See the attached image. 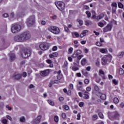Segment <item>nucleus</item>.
Returning <instances> with one entry per match:
<instances>
[{
  "instance_id": "ea45409f",
  "label": "nucleus",
  "mask_w": 124,
  "mask_h": 124,
  "mask_svg": "<svg viewBox=\"0 0 124 124\" xmlns=\"http://www.w3.org/2000/svg\"><path fill=\"white\" fill-rule=\"evenodd\" d=\"M13 18H14V13L13 12L11 13L10 15V20H11Z\"/></svg>"
},
{
  "instance_id": "ddd939ff",
  "label": "nucleus",
  "mask_w": 124,
  "mask_h": 124,
  "mask_svg": "<svg viewBox=\"0 0 124 124\" xmlns=\"http://www.w3.org/2000/svg\"><path fill=\"white\" fill-rule=\"evenodd\" d=\"M49 70H46L45 71H42L40 72V75L41 76H43V77H45V76H47L49 73Z\"/></svg>"
},
{
  "instance_id": "aec40b11",
  "label": "nucleus",
  "mask_w": 124,
  "mask_h": 124,
  "mask_svg": "<svg viewBox=\"0 0 124 124\" xmlns=\"http://www.w3.org/2000/svg\"><path fill=\"white\" fill-rule=\"evenodd\" d=\"M99 51L100 53H102V54H106V53L108 52L107 49L106 48H101L99 49Z\"/></svg>"
},
{
  "instance_id": "f257e3e1",
  "label": "nucleus",
  "mask_w": 124,
  "mask_h": 124,
  "mask_svg": "<svg viewBox=\"0 0 124 124\" xmlns=\"http://www.w3.org/2000/svg\"><path fill=\"white\" fill-rule=\"evenodd\" d=\"M31 38L30 32H25L14 37V40L16 42H25Z\"/></svg>"
},
{
  "instance_id": "4468645a",
  "label": "nucleus",
  "mask_w": 124,
  "mask_h": 124,
  "mask_svg": "<svg viewBox=\"0 0 124 124\" xmlns=\"http://www.w3.org/2000/svg\"><path fill=\"white\" fill-rule=\"evenodd\" d=\"M2 41V45L4 47L5 49L7 48L8 46H9V45L7 44V42H6V40L4 38H2L1 40Z\"/></svg>"
},
{
  "instance_id": "58836bf2",
  "label": "nucleus",
  "mask_w": 124,
  "mask_h": 124,
  "mask_svg": "<svg viewBox=\"0 0 124 124\" xmlns=\"http://www.w3.org/2000/svg\"><path fill=\"white\" fill-rule=\"evenodd\" d=\"M86 14L87 15L88 18H90L91 16V12H90L89 11H86Z\"/></svg>"
},
{
  "instance_id": "79ce46f5",
  "label": "nucleus",
  "mask_w": 124,
  "mask_h": 124,
  "mask_svg": "<svg viewBox=\"0 0 124 124\" xmlns=\"http://www.w3.org/2000/svg\"><path fill=\"white\" fill-rule=\"evenodd\" d=\"M72 70L74 71H76L77 70H79V68L77 67H75V66H74L73 67H72Z\"/></svg>"
},
{
  "instance_id": "6e6552de",
  "label": "nucleus",
  "mask_w": 124,
  "mask_h": 124,
  "mask_svg": "<svg viewBox=\"0 0 124 124\" xmlns=\"http://www.w3.org/2000/svg\"><path fill=\"white\" fill-rule=\"evenodd\" d=\"M49 43L46 42L41 43L39 45L40 48L41 50H42V51H46V50H48V49H49Z\"/></svg>"
},
{
  "instance_id": "72a5a7b5",
  "label": "nucleus",
  "mask_w": 124,
  "mask_h": 124,
  "mask_svg": "<svg viewBox=\"0 0 124 124\" xmlns=\"http://www.w3.org/2000/svg\"><path fill=\"white\" fill-rule=\"evenodd\" d=\"M124 73V69L123 68H120L119 69V74L120 75H123Z\"/></svg>"
},
{
  "instance_id": "603ef678",
  "label": "nucleus",
  "mask_w": 124,
  "mask_h": 124,
  "mask_svg": "<svg viewBox=\"0 0 124 124\" xmlns=\"http://www.w3.org/2000/svg\"><path fill=\"white\" fill-rule=\"evenodd\" d=\"M89 96L88 94H85V96L83 97V98L85 99H89Z\"/></svg>"
},
{
  "instance_id": "9b49d317",
  "label": "nucleus",
  "mask_w": 124,
  "mask_h": 124,
  "mask_svg": "<svg viewBox=\"0 0 124 124\" xmlns=\"http://www.w3.org/2000/svg\"><path fill=\"white\" fill-rule=\"evenodd\" d=\"M112 30V25L111 24H108L106 27L103 28L104 32H107L108 31H110Z\"/></svg>"
},
{
  "instance_id": "4d7b16f0",
  "label": "nucleus",
  "mask_w": 124,
  "mask_h": 124,
  "mask_svg": "<svg viewBox=\"0 0 124 124\" xmlns=\"http://www.w3.org/2000/svg\"><path fill=\"white\" fill-rule=\"evenodd\" d=\"M84 83L85 84H89V83H90V80H89V79H85L84 80Z\"/></svg>"
},
{
  "instance_id": "c03bdc74",
  "label": "nucleus",
  "mask_w": 124,
  "mask_h": 124,
  "mask_svg": "<svg viewBox=\"0 0 124 124\" xmlns=\"http://www.w3.org/2000/svg\"><path fill=\"white\" fill-rule=\"evenodd\" d=\"M118 7H119V8H123V7H124V5L121 2H119Z\"/></svg>"
},
{
  "instance_id": "e433bc0d",
  "label": "nucleus",
  "mask_w": 124,
  "mask_h": 124,
  "mask_svg": "<svg viewBox=\"0 0 124 124\" xmlns=\"http://www.w3.org/2000/svg\"><path fill=\"white\" fill-rule=\"evenodd\" d=\"M111 6H112V8H117V3H116V2H113V3L111 4Z\"/></svg>"
},
{
  "instance_id": "864d4df0",
  "label": "nucleus",
  "mask_w": 124,
  "mask_h": 124,
  "mask_svg": "<svg viewBox=\"0 0 124 124\" xmlns=\"http://www.w3.org/2000/svg\"><path fill=\"white\" fill-rule=\"evenodd\" d=\"M64 30H65V31H66L67 32H69L70 31H69V29H68V27H65Z\"/></svg>"
},
{
  "instance_id": "f8f14e48",
  "label": "nucleus",
  "mask_w": 124,
  "mask_h": 124,
  "mask_svg": "<svg viewBox=\"0 0 124 124\" xmlns=\"http://www.w3.org/2000/svg\"><path fill=\"white\" fill-rule=\"evenodd\" d=\"M82 54V50L78 49L76 50L74 54L72 55V58H77V56H79Z\"/></svg>"
},
{
  "instance_id": "c9c22d12",
  "label": "nucleus",
  "mask_w": 124,
  "mask_h": 124,
  "mask_svg": "<svg viewBox=\"0 0 124 124\" xmlns=\"http://www.w3.org/2000/svg\"><path fill=\"white\" fill-rule=\"evenodd\" d=\"M83 57H84V55H78V56H77V58L78 61H80V60H81L82 58H83Z\"/></svg>"
},
{
  "instance_id": "1a4fd4ad",
  "label": "nucleus",
  "mask_w": 124,
  "mask_h": 124,
  "mask_svg": "<svg viewBox=\"0 0 124 124\" xmlns=\"http://www.w3.org/2000/svg\"><path fill=\"white\" fill-rule=\"evenodd\" d=\"M31 50L30 49H25L23 52L21 54V56L23 59H27L31 56Z\"/></svg>"
},
{
  "instance_id": "cd10ccee",
  "label": "nucleus",
  "mask_w": 124,
  "mask_h": 124,
  "mask_svg": "<svg viewBox=\"0 0 124 124\" xmlns=\"http://www.w3.org/2000/svg\"><path fill=\"white\" fill-rule=\"evenodd\" d=\"M114 103H115V104H118V103L119 102V99L117 97H115L113 100Z\"/></svg>"
},
{
  "instance_id": "8fccbe9b",
  "label": "nucleus",
  "mask_w": 124,
  "mask_h": 124,
  "mask_svg": "<svg viewBox=\"0 0 124 124\" xmlns=\"http://www.w3.org/2000/svg\"><path fill=\"white\" fill-rule=\"evenodd\" d=\"M100 81H101V78H97L96 79V83H100Z\"/></svg>"
},
{
  "instance_id": "f3484780",
  "label": "nucleus",
  "mask_w": 124,
  "mask_h": 124,
  "mask_svg": "<svg viewBox=\"0 0 124 124\" xmlns=\"http://www.w3.org/2000/svg\"><path fill=\"white\" fill-rule=\"evenodd\" d=\"M89 32V31L88 30H83L82 32L81 33L80 35V37H84V36H86L87 33Z\"/></svg>"
},
{
  "instance_id": "13d9d810",
  "label": "nucleus",
  "mask_w": 124,
  "mask_h": 124,
  "mask_svg": "<svg viewBox=\"0 0 124 124\" xmlns=\"http://www.w3.org/2000/svg\"><path fill=\"white\" fill-rule=\"evenodd\" d=\"M77 120H80V118H81V115L80 114V113H78L77 115Z\"/></svg>"
},
{
  "instance_id": "052dcab7",
  "label": "nucleus",
  "mask_w": 124,
  "mask_h": 124,
  "mask_svg": "<svg viewBox=\"0 0 124 124\" xmlns=\"http://www.w3.org/2000/svg\"><path fill=\"white\" fill-rule=\"evenodd\" d=\"M58 50V47L57 46H54L52 48V51H57Z\"/></svg>"
},
{
  "instance_id": "0e129e2a",
  "label": "nucleus",
  "mask_w": 124,
  "mask_h": 124,
  "mask_svg": "<svg viewBox=\"0 0 124 124\" xmlns=\"http://www.w3.org/2000/svg\"><path fill=\"white\" fill-rule=\"evenodd\" d=\"M84 51L85 54H88V53H89V49L87 48H84Z\"/></svg>"
},
{
  "instance_id": "bf43d9fd",
  "label": "nucleus",
  "mask_w": 124,
  "mask_h": 124,
  "mask_svg": "<svg viewBox=\"0 0 124 124\" xmlns=\"http://www.w3.org/2000/svg\"><path fill=\"white\" fill-rule=\"evenodd\" d=\"M69 89L70 90H73V84H70L69 86Z\"/></svg>"
},
{
  "instance_id": "5fc2aeb1",
  "label": "nucleus",
  "mask_w": 124,
  "mask_h": 124,
  "mask_svg": "<svg viewBox=\"0 0 124 124\" xmlns=\"http://www.w3.org/2000/svg\"><path fill=\"white\" fill-rule=\"evenodd\" d=\"M62 117L63 119H65L66 118V115L65 113H62Z\"/></svg>"
},
{
  "instance_id": "20e7f679",
  "label": "nucleus",
  "mask_w": 124,
  "mask_h": 124,
  "mask_svg": "<svg viewBox=\"0 0 124 124\" xmlns=\"http://www.w3.org/2000/svg\"><path fill=\"white\" fill-rule=\"evenodd\" d=\"M48 30L54 34H59L60 33V29L56 26H50L48 28Z\"/></svg>"
},
{
  "instance_id": "774afa93",
  "label": "nucleus",
  "mask_w": 124,
  "mask_h": 124,
  "mask_svg": "<svg viewBox=\"0 0 124 124\" xmlns=\"http://www.w3.org/2000/svg\"><path fill=\"white\" fill-rule=\"evenodd\" d=\"M6 108H7L8 110H11L12 109V108L8 105L6 106Z\"/></svg>"
},
{
  "instance_id": "a211bd4d",
  "label": "nucleus",
  "mask_w": 124,
  "mask_h": 124,
  "mask_svg": "<svg viewBox=\"0 0 124 124\" xmlns=\"http://www.w3.org/2000/svg\"><path fill=\"white\" fill-rule=\"evenodd\" d=\"M9 55L10 56V58L12 62L14 61V60L16 59V56H15V54L10 53Z\"/></svg>"
},
{
  "instance_id": "bb28decb",
  "label": "nucleus",
  "mask_w": 124,
  "mask_h": 124,
  "mask_svg": "<svg viewBox=\"0 0 124 124\" xmlns=\"http://www.w3.org/2000/svg\"><path fill=\"white\" fill-rule=\"evenodd\" d=\"M100 97L102 100H105L106 99V95L105 94H102L100 96Z\"/></svg>"
},
{
  "instance_id": "de8ad7c7",
  "label": "nucleus",
  "mask_w": 124,
  "mask_h": 124,
  "mask_svg": "<svg viewBox=\"0 0 124 124\" xmlns=\"http://www.w3.org/2000/svg\"><path fill=\"white\" fill-rule=\"evenodd\" d=\"M54 121L56 123H58L59 122V117L57 116L54 117Z\"/></svg>"
},
{
  "instance_id": "680f3d73",
  "label": "nucleus",
  "mask_w": 124,
  "mask_h": 124,
  "mask_svg": "<svg viewBox=\"0 0 124 124\" xmlns=\"http://www.w3.org/2000/svg\"><path fill=\"white\" fill-rule=\"evenodd\" d=\"M3 17H4V18H7V17H8V14L5 13L3 14Z\"/></svg>"
},
{
  "instance_id": "e2e57ef3",
  "label": "nucleus",
  "mask_w": 124,
  "mask_h": 124,
  "mask_svg": "<svg viewBox=\"0 0 124 124\" xmlns=\"http://www.w3.org/2000/svg\"><path fill=\"white\" fill-rule=\"evenodd\" d=\"M112 82L115 85H118V81H116V79H113Z\"/></svg>"
},
{
  "instance_id": "f03ea898",
  "label": "nucleus",
  "mask_w": 124,
  "mask_h": 124,
  "mask_svg": "<svg viewBox=\"0 0 124 124\" xmlns=\"http://www.w3.org/2000/svg\"><path fill=\"white\" fill-rule=\"evenodd\" d=\"M111 60H112V56L111 55H105L101 61L102 65H105V64H107V62L111 61Z\"/></svg>"
},
{
  "instance_id": "a19ab883",
  "label": "nucleus",
  "mask_w": 124,
  "mask_h": 124,
  "mask_svg": "<svg viewBox=\"0 0 124 124\" xmlns=\"http://www.w3.org/2000/svg\"><path fill=\"white\" fill-rule=\"evenodd\" d=\"M62 77H63L62 75H59L57 77V78L58 80H61L62 78Z\"/></svg>"
},
{
  "instance_id": "2f4dec72",
  "label": "nucleus",
  "mask_w": 124,
  "mask_h": 124,
  "mask_svg": "<svg viewBox=\"0 0 124 124\" xmlns=\"http://www.w3.org/2000/svg\"><path fill=\"white\" fill-rule=\"evenodd\" d=\"M82 74H83L84 76H88V72H87V71H86V70H82Z\"/></svg>"
},
{
  "instance_id": "7c9ffc66",
  "label": "nucleus",
  "mask_w": 124,
  "mask_h": 124,
  "mask_svg": "<svg viewBox=\"0 0 124 124\" xmlns=\"http://www.w3.org/2000/svg\"><path fill=\"white\" fill-rule=\"evenodd\" d=\"M47 101H48L49 104H50V105H51V106H54V105H55L54 102L52 101V100H49Z\"/></svg>"
},
{
  "instance_id": "09e8293b",
  "label": "nucleus",
  "mask_w": 124,
  "mask_h": 124,
  "mask_svg": "<svg viewBox=\"0 0 124 124\" xmlns=\"http://www.w3.org/2000/svg\"><path fill=\"white\" fill-rule=\"evenodd\" d=\"M96 45L97 46H99V47H100V46H102V43H100L99 42H97L96 43Z\"/></svg>"
},
{
  "instance_id": "c756f323",
  "label": "nucleus",
  "mask_w": 124,
  "mask_h": 124,
  "mask_svg": "<svg viewBox=\"0 0 124 124\" xmlns=\"http://www.w3.org/2000/svg\"><path fill=\"white\" fill-rule=\"evenodd\" d=\"M98 116L100 119H103L104 118L103 113H102V112H99Z\"/></svg>"
},
{
  "instance_id": "dca6fc26",
  "label": "nucleus",
  "mask_w": 124,
  "mask_h": 124,
  "mask_svg": "<svg viewBox=\"0 0 124 124\" xmlns=\"http://www.w3.org/2000/svg\"><path fill=\"white\" fill-rule=\"evenodd\" d=\"M99 75V76H101L102 79H104V80L106 79V78L105 77V74L102 70H100Z\"/></svg>"
},
{
  "instance_id": "2eb2a0df",
  "label": "nucleus",
  "mask_w": 124,
  "mask_h": 124,
  "mask_svg": "<svg viewBox=\"0 0 124 124\" xmlns=\"http://www.w3.org/2000/svg\"><path fill=\"white\" fill-rule=\"evenodd\" d=\"M59 56V53L58 52H54L51 53L49 55V57L50 59H55V58Z\"/></svg>"
},
{
  "instance_id": "69168bd1",
  "label": "nucleus",
  "mask_w": 124,
  "mask_h": 124,
  "mask_svg": "<svg viewBox=\"0 0 124 124\" xmlns=\"http://www.w3.org/2000/svg\"><path fill=\"white\" fill-rule=\"evenodd\" d=\"M91 90H92V88L90 87H88L86 88L87 92H91Z\"/></svg>"
},
{
  "instance_id": "5701e85b",
  "label": "nucleus",
  "mask_w": 124,
  "mask_h": 124,
  "mask_svg": "<svg viewBox=\"0 0 124 124\" xmlns=\"http://www.w3.org/2000/svg\"><path fill=\"white\" fill-rule=\"evenodd\" d=\"M87 63V60L85 58H83L81 61V64L84 66V65H86V64Z\"/></svg>"
},
{
  "instance_id": "39448f33",
  "label": "nucleus",
  "mask_w": 124,
  "mask_h": 124,
  "mask_svg": "<svg viewBox=\"0 0 124 124\" xmlns=\"http://www.w3.org/2000/svg\"><path fill=\"white\" fill-rule=\"evenodd\" d=\"M34 23H35V16H32L27 19V25L28 27H31Z\"/></svg>"
},
{
  "instance_id": "412c9836",
  "label": "nucleus",
  "mask_w": 124,
  "mask_h": 124,
  "mask_svg": "<svg viewBox=\"0 0 124 124\" xmlns=\"http://www.w3.org/2000/svg\"><path fill=\"white\" fill-rule=\"evenodd\" d=\"M124 52L122 51L121 52L119 53V54L117 55L118 58L119 59H122V58H124Z\"/></svg>"
},
{
  "instance_id": "0eeeda50",
  "label": "nucleus",
  "mask_w": 124,
  "mask_h": 124,
  "mask_svg": "<svg viewBox=\"0 0 124 124\" xmlns=\"http://www.w3.org/2000/svg\"><path fill=\"white\" fill-rule=\"evenodd\" d=\"M55 5L57 6V8L61 11L63 10L65 8V4L62 1L55 2Z\"/></svg>"
},
{
  "instance_id": "7ed1b4c3",
  "label": "nucleus",
  "mask_w": 124,
  "mask_h": 124,
  "mask_svg": "<svg viewBox=\"0 0 124 124\" xmlns=\"http://www.w3.org/2000/svg\"><path fill=\"white\" fill-rule=\"evenodd\" d=\"M120 113L117 111H114L112 113V116L110 117V116H108V118L109 120H111V121H114L117 120V121H119L120 120Z\"/></svg>"
},
{
  "instance_id": "37998d69",
  "label": "nucleus",
  "mask_w": 124,
  "mask_h": 124,
  "mask_svg": "<svg viewBox=\"0 0 124 124\" xmlns=\"http://www.w3.org/2000/svg\"><path fill=\"white\" fill-rule=\"evenodd\" d=\"M116 9H117V8H112V14H116Z\"/></svg>"
},
{
  "instance_id": "a18cd8bd",
  "label": "nucleus",
  "mask_w": 124,
  "mask_h": 124,
  "mask_svg": "<svg viewBox=\"0 0 124 124\" xmlns=\"http://www.w3.org/2000/svg\"><path fill=\"white\" fill-rule=\"evenodd\" d=\"M6 118H7V119H8V120H9V121H10V122H12V118L11 117V116H10L9 115H6Z\"/></svg>"
},
{
  "instance_id": "c85d7f7f",
  "label": "nucleus",
  "mask_w": 124,
  "mask_h": 124,
  "mask_svg": "<svg viewBox=\"0 0 124 124\" xmlns=\"http://www.w3.org/2000/svg\"><path fill=\"white\" fill-rule=\"evenodd\" d=\"M19 121L21 123H25L26 122V118H25V117L22 116L19 118Z\"/></svg>"
},
{
  "instance_id": "6e6d98bb",
  "label": "nucleus",
  "mask_w": 124,
  "mask_h": 124,
  "mask_svg": "<svg viewBox=\"0 0 124 124\" xmlns=\"http://www.w3.org/2000/svg\"><path fill=\"white\" fill-rule=\"evenodd\" d=\"M102 94V93L99 92H98L96 93L97 96H100Z\"/></svg>"
},
{
  "instance_id": "473e14b6",
  "label": "nucleus",
  "mask_w": 124,
  "mask_h": 124,
  "mask_svg": "<svg viewBox=\"0 0 124 124\" xmlns=\"http://www.w3.org/2000/svg\"><path fill=\"white\" fill-rule=\"evenodd\" d=\"M1 123L3 124H7V120L5 119H2Z\"/></svg>"
},
{
  "instance_id": "3c124183",
  "label": "nucleus",
  "mask_w": 124,
  "mask_h": 124,
  "mask_svg": "<svg viewBox=\"0 0 124 124\" xmlns=\"http://www.w3.org/2000/svg\"><path fill=\"white\" fill-rule=\"evenodd\" d=\"M94 90L96 91V92H98L99 91V88L97 86H94Z\"/></svg>"
},
{
  "instance_id": "f704fd0d",
  "label": "nucleus",
  "mask_w": 124,
  "mask_h": 124,
  "mask_svg": "<svg viewBox=\"0 0 124 124\" xmlns=\"http://www.w3.org/2000/svg\"><path fill=\"white\" fill-rule=\"evenodd\" d=\"M77 22H78V23H79V25L82 26V25L83 24V22L82 20L78 19L77 20Z\"/></svg>"
},
{
  "instance_id": "49530a36",
  "label": "nucleus",
  "mask_w": 124,
  "mask_h": 124,
  "mask_svg": "<svg viewBox=\"0 0 124 124\" xmlns=\"http://www.w3.org/2000/svg\"><path fill=\"white\" fill-rule=\"evenodd\" d=\"M63 108H64V109L66 110H69V107L67 105L64 106Z\"/></svg>"
},
{
  "instance_id": "423d86ee",
  "label": "nucleus",
  "mask_w": 124,
  "mask_h": 124,
  "mask_svg": "<svg viewBox=\"0 0 124 124\" xmlns=\"http://www.w3.org/2000/svg\"><path fill=\"white\" fill-rule=\"evenodd\" d=\"M21 29H22L21 25L16 24L12 27L11 31L13 33H16L18 32V31H21Z\"/></svg>"
},
{
  "instance_id": "6ab92c4d",
  "label": "nucleus",
  "mask_w": 124,
  "mask_h": 124,
  "mask_svg": "<svg viewBox=\"0 0 124 124\" xmlns=\"http://www.w3.org/2000/svg\"><path fill=\"white\" fill-rule=\"evenodd\" d=\"M105 25H106V22L104 21V23L102 22H99L98 23V26H99V27H100L101 28H103V27H104Z\"/></svg>"
},
{
  "instance_id": "338daca9",
  "label": "nucleus",
  "mask_w": 124,
  "mask_h": 124,
  "mask_svg": "<svg viewBox=\"0 0 124 124\" xmlns=\"http://www.w3.org/2000/svg\"><path fill=\"white\" fill-rule=\"evenodd\" d=\"M79 106L80 107H83V106H84V103L83 102H80L79 103Z\"/></svg>"
},
{
  "instance_id": "4c0bfd02",
  "label": "nucleus",
  "mask_w": 124,
  "mask_h": 124,
  "mask_svg": "<svg viewBox=\"0 0 124 124\" xmlns=\"http://www.w3.org/2000/svg\"><path fill=\"white\" fill-rule=\"evenodd\" d=\"M72 34H74L76 36V37H79V36H80V35L77 32H74L72 33Z\"/></svg>"
},
{
  "instance_id": "393cba45",
  "label": "nucleus",
  "mask_w": 124,
  "mask_h": 124,
  "mask_svg": "<svg viewBox=\"0 0 124 124\" xmlns=\"http://www.w3.org/2000/svg\"><path fill=\"white\" fill-rule=\"evenodd\" d=\"M97 119H98V116L96 114L93 115L92 118V121H96Z\"/></svg>"
},
{
  "instance_id": "a878e982",
  "label": "nucleus",
  "mask_w": 124,
  "mask_h": 124,
  "mask_svg": "<svg viewBox=\"0 0 124 124\" xmlns=\"http://www.w3.org/2000/svg\"><path fill=\"white\" fill-rule=\"evenodd\" d=\"M41 115H39L36 118V124H38L40 122V120H41Z\"/></svg>"
},
{
  "instance_id": "b1692460",
  "label": "nucleus",
  "mask_w": 124,
  "mask_h": 124,
  "mask_svg": "<svg viewBox=\"0 0 124 124\" xmlns=\"http://www.w3.org/2000/svg\"><path fill=\"white\" fill-rule=\"evenodd\" d=\"M92 24H93V23L91 20H87L85 21V25H86V26H89V25H92Z\"/></svg>"
},
{
  "instance_id": "4be33fe9",
  "label": "nucleus",
  "mask_w": 124,
  "mask_h": 124,
  "mask_svg": "<svg viewBox=\"0 0 124 124\" xmlns=\"http://www.w3.org/2000/svg\"><path fill=\"white\" fill-rule=\"evenodd\" d=\"M103 17H104V14H101L96 17V20H100L101 19H102Z\"/></svg>"
},
{
  "instance_id": "9d476101",
  "label": "nucleus",
  "mask_w": 124,
  "mask_h": 124,
  "mask_svg": "<svg viewBox=\"0 0 124 124\" xmlns=\"http://www.w3.org/2000/svg\"><path fill=\"white\" fill-rule=\"evenodd\" d=\"M12 78L15 80H20L22 78V75L18 73H15L13 74Z\"/></svg>"
}]
</instances>
